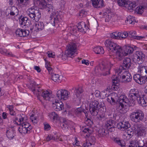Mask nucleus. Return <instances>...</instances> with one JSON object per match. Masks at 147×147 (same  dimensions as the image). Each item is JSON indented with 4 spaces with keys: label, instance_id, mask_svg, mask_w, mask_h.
Returning a JSON list of instances; mask_svg holds the SVG:
<instances>
[{
    "label": "nucleus",
    "instance_id": "nucleus-1",
    "mask_svg": "<svg viewBox=\"0 0 147 147\" xmlns=\"http://www.w3.org/2000/svg\"><path fill=\"white\" fill-rule=\"evenodd\" d=\"M24 115L21 114L15 118V122L19 125L18 131L21 134L29 133L32 129V126L29 123H24V121L26 119Z\"/></svg>",
    "mask_w": 147,
    "mask_h": 147
},
{
    "label": "nucleus",
    "instance_id": "nucleus-2",
    "mask_svg": "<svg viewBox=\"0 0 147 147\" xmlns=\"http://www.w3.org/2000/svg\"><path fill=\"white\" fill-rule=\"evenodd\" d=\"M48 8L47 10L48 12L51 11L50 15L51 23L53 26L56 25H59V23L61 22L63 17V13L61 11L53 10L51 5L48 4L46 6Z\"/></svg>",
    "mask_w": 147,
    "mask_h": 147
},
{
    "label": "nucleus",
    "instance_id": "nucleus-3",
    "mask_svg": "<svg viewBox=\"0 0 147 147\" xmlns=\"http://www.w3.org/2000/svg\"><path fill=\"white\" fill-rule=\"evenodd\" d=\"M27 13L30 18L36 22L38 21L41 17L40 11L35 9L33 7L29 8Z\"/></svg>",
    "mask_w": 147,
    "mask_h": 147
},
{
    "label": "nucleus",
    "instance_id": "nucleus-4",
    "mask_svg": "<svg viewBox=\"0 0 147 147\" xmlns=\"http://www.w3.org/2000/svg\"><path fill=\"white\" fill-rule=\"evenodd\" d=\"M140 96V93L137 89L134 88L130 90L129 94V97L132 101H131L132 103H130L129 106H133L135 104V100L139 99Z\"/></svg>",
    "mask_w": 147,
    "mask_h": 147
},
{
    "label": "nucleus",
    "instance_id": "nucleus-5",
    "mask_svg": "<svg viewBox=\"0 0 147 147\" xmlns=\"http://www.w3.org/2000/svg\"><path fill=\"white\" fill-rule=\"evenodd\" d=\"M131 59L129 58H126L123 61L122 65L120 66L118 69L115 70L116 74L119 75V76L120 74L123 71L126 69H128L131 66Z\"/></svg>",
    "mask_w": 147,
    "mask_h": 147
},
{
    "label": "nucleus",
    "instance_id": "nucleus-6",
    "mask_svg": "<svg viewBox=\"0 0 147 147\" xmlns=\"http://www.w3.org/2000/svg\"><path fill=\"white\" fill-rule=\"evenodd\" d=\"M32 91L34 94L41 96L46 100H49L50 98V94L49 92L47 90H45L38 88H35L32 89Z\"/></svg>",
    "mask_w": 147,
    "mask_h": 147
},
{
    "label": "nucleus",
    "instance_id": "nucleus-7",
    "mask_svg": "<svg viewBox=\"0 0 147 147\" xmlns=\"http://www.w3.org/2000/svg\"><path fill=\"white\" fill-rule=\"evenodd\" d=\"M99 105L98 102L96 100H94L91 102L89 107V110L92 115H97L98 109L102 107V105Z\"/></svg>",
    "mask_w": 147,
    "mask_h": 147
},
{
    "label": "nucleus",
    "instance_id": "nucleus-8",
    "mask_svg": "<svg viewBox=\"0 0 147 147\" xmlns=\"http://www.w3.org/2000/svg\"><path fill=\"white\" fill-rule=\"evenodd\" d=\"M105 44L107 49L113 53L119 50V49L121 47L117 44L109 40H106L105 42Z\"/></svg>",
    "mask_w": 147,
    "mask_h": 147
},
{
    "label": "nucleus",
    "instance_id": "nucleus-9",
    "mask_svg": "<svg viewBox=\"0 0 147 147\" xmlns=\"http://www.w3.org/2000/svg\"><path fill=\"white\" fill-rule=\"evenodd\" d=\"M113 65L110 62L106 63H102L99 65V68L103 72V75L106 76L110 74V70Z\"/></svg>",
    "mask_w": 147,
    "mask_h": 147
},
{
    "label": "nucleus",
    "instance_id": "nucleus-10",
    "mask_svg": "<svg viewBox=\"0 0 147 147\" xmlns=\"http://www.w3.org/2000/svg\"><path fill=\"white\" fill-rule=\"evenodd\" d=\"M146 129L140 124L135 125L134 126V130L136 134L139 137H144L146 134Z\"/></svg>",
    "mask_w": 147,
    "mask_h": 147
},
{
    "label": "nucleus",
    "instance_id": "nucleus-11",
    "mask_svg": "<svg viewBox=\"0 0 147 147\" xmlns=\"http://www.w3.org/2000/svg\"><path fill=\"white\" fill-rule=\"evenodd\" d=\"M69 94V92L67 90L61 89L57 92V96L60 100H65L68 98Z\"/></svg>",
    "mask_w": 147,
    "mask_h": 147
},
{
    "label": "nucleus",
    "instance_id": "nucleus-12",
    "mask_svg": "<svg viewBox=\"0 0 147 147\" xmlns=\"http://www.w3.org/2000/svg\"><path fill=\"white\" fill-rule=\"evenodd\" d=\"M68 48L66 51V53H69V54L74 57L75 54H77L76 53L77 50V46L74 42L71 43L68 45Z\"/></svg>",
    "mask_w": 147,
    "mask_h": 147
},
{
    "label": "nucleus",
    "instance_id": "nucleus-13",
    "mask_svg": "<svg viewBox=\"0 0 147 147\" xmlns=\"http://www.w3.org/2000/svg\"><path fill=\"white\" fill-rule=\"evenodd\" d=\"M144 76H142L141 75L139 74H136L133 76V79L137 83L142 85L145 84L147 79Z\"/></svg>",
    "mask_w": 147,
    "mask_h": 147
},
{
    "label": "nucleus",
    "instance_id": "nucleus-14",
    "mask_svg": "<svg viewBox=\"0 0 147 147\" xmlns=\"http://www.w3.org/2000/svg\"><path fill=\"white\" fill-rule=\"evenodd\" d=\"M114 53H115L116 58L119 61L122 60L125 56L127 55V53L122 50L121 47L119 49V50L116 51Z\"/></svg>",
    "mask_w": 147,
    "mask_h": 147
},
{
    "label": "nucleus",
    "instance_id": "nucleus-15",
    "mask_svg": "<svg viewBox=\"0 0 147 147\" xmlns=\"http://www.w3.org/2000/svg\"><path fill=\"white\" fill-rule=\"evenodd\" d=\"M117 127L118 129H120L121 130L124 131L130 127V125L128 121H123L118 123L117 124Z\"/></svg>",
    "mask_w": 147,
    "mask_h": 147
},
{
    "label": "nucleus",
    "instance_id": "nucleus-16",
    "mask_svg": "<svg viewBox=\"0 0 147 147\" xmlns=\"http://www.w3.org/2000/svg\"><path fill=\"white\" fill-rule=\"evenodd\" d=\"M45 24L42 22H38L36 23L32 28H30V29L32 30H34V31L37 32L43 30L45 28Z\"/></svg>",
    "mask_w": 147,
    "mask_h": 147
},
{
    "label": "nucleus",
    "instance_id": "nucleus-17",
    "mask_svg": "<svg viewBox=\"0 0 147 147\" xmlns=\"http://www.w3.org/2000/svg\"><path fill=\"white\" fill-rule=\"evenodd\" d=\"M115 121L111 119L109 120L106 121L105 123V127L110 132L115 130Z\"/></svg>",
    "mask_w": 147,
    "mask_h": 147
},
{
    "label": "nucleus",
    "instance_id": "nucleus-18",
    "mask_svg": "<svg viewBox=\"0 0 147 147\" xmlns=\"http://www.w3.org/2000/svg\"><path fill=\"white\" fill-rule=\"evenodd\" d=\"M18 14V10L16 7L14 6L10 7L6 10L5 14L6 15H8L9 14L10 16H17Z\"/></svg>",
    "mask_w": 147,
    "mask_h": 147
},
{
    "label": "nucleus",
    "instance_id": "nucleus-19",
    "mask_svg": "<svg viewBox=\"0 0 147 147\" xmlns=\"http://www.w3.org/2000/svg\"><path fill=\"white\" fill-rule=\"evenodd\" d=\"M123 74L122 76V82H128L131 81L132 79V76L131 74L128 71H123Z\"/></svg>",
    "mask_w": 147,
    "mask_h": 147
},
{
    "label": "nucleus",
    "instance_id": "nucleus-20",
    "mask_svg": "<svg viewBox=\"0 0 147 147\" xmlns=\"http://www.w3.org/2000/svg\"><path fill=\"white\" fill-rule=\"evenodd\" d=\"M20 24L24 28L26 26L28 27L31 24L30 21L28 19V18L27 17H21L20 19Z\"/></svg>",
    "mask_w": 147,
    "mask_h": 147
},
{
    "label": "nucleus",
    "instance_id": "nucleus-21",
    "mask_svg": "<svg viewBox=\"0 0 147 147\" xmlns=\"http://www.w3.org/2000/svg\"><path fill=\"white\" fill-rule=\"evenodd\" d=\"M77 27L80 31L83 33L86 32L88 28L86 24L83 22H79Z\"/></svg>",
    "mask_w": 147,
    "mask_h": 147
},
{
    "label": "nucleus",
    "instance_id": "nucleus-22",
    "mask_svg": "<svg viewBox=\"0 0 147 147\" xmlns=\"http://www.w3.org/2000/svg\"><path fill=\"white\" fill-rule=\"evenodd\" d=\"M92 6L96 8H100L104 5L103 0H91Z\"/></svg>",
    "mask_w": 147,
    "mask_h": 147
},
{
    "label": "nucleus",
    "instance_id": "nucleus-23",
    "mask_svg": "<svg viewBox=\"0 0 147 147\" xmlns=\"http://www.w3.org/2000/svg\"><path fill=\"white\" fill-rule=\"evenodd\" d=\"M62 102L60 101H59L58 100H56L55 103H53L54 108L57 111H59L61 110L63 108V105Z\"/></svg>",
    "mask_w": 147,
    "mask_h": 147
},
{
    "label": "nucleus",
    "instance_id": "nucleus-24",
    "mask_svg": "<svg viewBox=\"0 0 147 147\" xmlns=\"http://www.w3.org/2000/svg\"><path fill=\"white\" fill-rule=\"evenodd\" d=\"M15 130L13 128L8 129L6 131L7 137L10 140L12 139L15 136Z\"/></svg>",
    "mask_w": 147,
    "mask_h": 147
},
{
    "label": "nucleus",
    "instance_id": "nucleus-25",
    "mask_svg": "<svg viewBox=\"0 0 147 147\" xmlns=\"http://www.w3.org/2000/svg\"><path fill=\"white\" fill-rule=\"evenodd\" d=\"M146 67L139 66L138 68V72H140V74L142 76H144L145 78L147 77V68Z\"/></svg>",
    "mask_w": 147,
    "mask_h": 147
},
{
    "label": "nucleus",
    "instance_id": "nucleus-26",
    "mask_svg": "<svg viewBox=\"0 0 147 147\" xmlns=\"http://www.w3.org/2000/svg\"><path fill=\"white\" fill-rule=\"evenodd\" d=\"M137 5V2H136L135 1L132 2H127L125 7L130 11H131Z\"/></svg>",
    "mask_w": 147,
    "mask_h": 147
},
{
    "label": "nucleus",
    "instance_id": "nucleus-27",
    "mask_svg": "<svg viewBox=\"0 0 147 147\" xmlns=\"http://www.w3.org/2000/svg\"><path fill=\"white\" fill-rule=\"evenodd\" d=\"M128 36H131L134 39L138 40H141L142 38H144V37L142 36H136V32L135 31H131L127 33Z\"/></svg>",
    "mask_w": 147,
    "mask_h": 147
},
{
    "label": "nucleus",
    "instance_id": "nucleus-28",
    "mask_svg": "<svg viewBox=\"0 0 147 147\" xmlns=\"http://www.w3.org/2000/svg\"><path fill=\"white\" fill-rule=\"evenodd\" d=\"M118 102H119L126 103L129 104L131 103L129 101V99L125 95H121L119 97Z\"/></svg>",
    "mask_w": 147,
    "mask_h": 147
},
{
    "label": "nucleus",
    "instance_id": "nucleus-29",
    "mask_svg": "<svg viewBox=\"0 0 147 147\" xmlns=\"http://www.w3.org/2000/svg\"><path fill=\"white\" fill-rule=\"evenodd\" d=\"M99 136L100 137H108L109 136V132L107 130L103 128L100 129L98 131Z\"/></svg>",
    "mask_w": 147,
    "mask_h": 147
},
{
    "label": "nucleus",
    "instance_id": "nucleus-30",
    "mask_svg": "<svg viewBox=\"0 0 147 147\" xmlns=\"http://www.w3.org/2000/svg\"><path fill=\"white\" fill-rule=\"evenodd\" d=\"M137 114L138 123L142 121L144 117V114L143 112L140 110H137Z\"/></svg>",
    "mask_w": 147,
    "mask_h": 147
},
{
    "label": "nucleus",
    "instance_id": "nucleus-31",
    "mask_svg": "<svg viewBox=\"0 0 147 147\" xmlns=\"http://www.w3.org/2000/svg\"><path fill=\"white\" fill-rule=\"evenodd\" d=\"M35 4H36L43 8H45L47 5L45 0H34Z\"/></svg>",
    "mask_w": 147,
    "mask_h": 147
},
{
    "label": "nucleus",
    "instance_id": "nucleus-32",
    "mask_svg": "<svg viewBox=\"0 0 147 147\" xmlns=\"http://www.w3.org/2000/svg\"><path fill=\"white\" fill-rule=\"evenodd\" d=\"M83 92V90L81 88L79 87L78 88H75L74 90V93L76 95L77 98L78 100H80L81 97L82 93Z\"/></svg>",
    "mask_w": 147,
    "mask_h": 147
},
{
    "label": "nucleus",
    "instance_id": "nucleus-33",
    "mask_svg": "<svg viewBox=\"0 0 147 147\" xmlns=\"http://www.w3.org/2000/svg\"><path fill=\"white\" fill-rule=\"evenodd\" d=\"M137 100L140 105L142 107L147 106V100L146 99H145L143 97L141 96Z\"/></svg>",
    "mask_w": 147,
    "mask_h": 147
},
{
    "label": "nucleus",
    "instance_id": "nucleus-34",
    "mask_svg": "<svg viewBox=\"0 0 147 147\" xmlns=\"http://www.w3.org/2000/svg\"><path fill=\"white\" fill-rule=\"evenodd\" d=\"M137 110L132 112L130 114L129 117L131 120L133 121L138 123L137 116Z\"/></svg>",
    "mask_w": 147,
    "mask_h": 147
},
{
    "label": "nucleus",
    "instance_id": "nucleus-35",
    "mask_svg": "<svg viewBox=\"0 0 147 147\" xmlns=\"http://www.w3.org/2000/svg\"><path fill=\"white\" fill-rule=\"evenodd\" d=\"M136 57L138 61H142L145 57V55L141 51H137L136 52Z\"/></svg>",
    "mask_w": 147,
    "mask_h": 147
},
{
    "label": "nucleus",
    "instance_id": "nucleus-36",
    "mask_svg": "<svg viewBox=\"0 0 147 147\" xmlns=\"http://www.w3.org/2000/svg\"><path fill=\"white\" fill-rule=\"evenodd\" d=\"M30 119L34 125L36 124L38 121V118L36 114L32 112L30 113Z\"/></svg>",
    "mask_w": 147,
    "mask_h": 147
},
{
    "label": "nucleus",
    "instance_id": "nucleus-37",
    "mask_svg": "<svg viewBox=\"0 0 147 147\" xmlns=\"http://www.w3.org/2000/svg\"><path fill=\"white\" fill-rule=\"evenodd\" d=\"M113 84L112 86V88L114 90H116L118 87L117 84H118L119 82V78L117 77H115V78L112 79Z\"/></svg>",
    "mask_w": 147,
    "mask_h": 147
},
{
    "label": "nucleus",
    "instance_id": "nucleus-38",
    "mask_svg": "<svg viewBox=\"0 0 147 147\" xmlns=\"http://www.w3.org/2000/svg\"><path fill=\"white\" fill-rule=\"evenodd\" d=\"M94 51L97 54H103L104 53L103 48L100 46L95 47L94 49Z\"/></svg>",
    "mask_w": 147,
    "mask_h": 147
},
{
    "label": "nucleus",
    "instance_id": "nucleus-39",
    "mask_svg": "<svg viewBox=\"0 0 147 147\" xmlns=\"http://www.w3.org/2000/svg\"><path fill=\"white\" fill-rule=\"evenodd\" d=\"M127 23H129V24H134L136 22L134 18V17L132 16H129L127 17V20L126 21Z\"/></svg>",
    "mask_w": 147,
    "mask_h": 147
},
{
    "label": "nucleus",
    "instance_id": "nucleus-40",
    "mask_svg": "<svg viewBox=\"0 0 147 147\" xmlns=\"http://www.w3.org/2000/svg\"><path fill=\"white\" fill-rule=\"evenodd\" d=\"M118 39H124L128 36L127 32H125L118 33Z\"/></svg>",
    "mask_w": 147,
    "mask_h": 147
},
{
    "label": "nucleus",
    "instance_id": "nucleus-41",
    "mask_svg": "<svg viewBox=\"0 0 147 147\" xmlns=\"http://www.w3.org/2000/svg\"><path fill=\"white\" fill-rule=\"evenodd\" d=\"M68 57H71V58H73V57L71 56L69 53H67L66 51L65 52V53L62 54V55H60L59 56V57L61 58L63 60H67Z\"/></svg>",
    "mask_w": 147,
    "mask_h": 147
},
{
    "label": "nucleus",
    "instance_id": "nucleus-42",
    "mask_svg": "<svg viewBox=\"0 0 147 147\" xmlns=\"http://www.w3.org/2000/svg\"><path fill=\"white\" fill-rule=\"evenodd\" d=\"M50 118L53 121L57 120L58 117V114L55 112L51 113L49 115Z\"/></svg>",
    "mask_w": 147,
    "mask_h": 147
},
{
    "label": "nucleus",
    "instance_id": "nucleus-43",
    "mask_svg": "<svg viewBox=\"0 0 147 147\" xmlns=\"http://www.w3.org/2000/svg\"><path fill=\"white\" fill-rule=\"evenodd\" d=\"M51 74V78L55 82H58L60 80L59 76L58 74L54 73H53Z\"/></svg>",
    "mask_w": 147,
    "mask_h": 147
},
{
    "label": "nucleus",
    "instance_id": "nucleus-44",
    "mask_svg": "<svg viewBox=\"0 0 147 147\" xmlns=\"http://www.w3.org/2000/svg\"><path fill=\"white\" fill-rule=\"evenodd\" d=\"M134 50L133 47H131L129 46H127L125 48V50L124 52H125L127 53V55L128 54L132 53Z\"/></svg>",
    "mask_w": 147,
    "mask_h": 147
},
{
    "label": "nucleus",
    "instance_id": "nucleus-45",
    "mask_svg": "<svg viewBox=\"0 0 147 147\" xmlns=\"http://www.w3.org/2000/svg\"><path fill=\"white\" fill-rule=\"evenodd\" d=\"M128 147H143L142 146H139L138 143L136 141H132L130 143V145Z\"/></svg>",
    "mask_w": 147,
    "mask_h": 147
},
{
    "label": "nucleus",
    "instance_id": "nucleus-46",
    "mask_svg": "<svg viewBox=\"0 0 147 147\" xmlns=\"http://www.w3.org/2000/svg\"><path fill=\"white\" fill-rule=\"evenodd\" d=\"M113 99V102L114 101V104L117 102H118L119 97L118 96V95L117 93H111Z\"/></svg>",
    "mask_w": 147,
    "mask_h": 147
},
{
    "label": "nucleus",
    "instance_id": "nucleus-47",
    "mask_svg": "<svg viewBox=\"0 0 147 147\" xmlns=\"http://www.w3.org/2000/svg\"><path fill=\"white\" fill-rule=\"evenodd\" d=\"M144 7L142 6H138L135 9V12L138 14H142L143 12Z\"/></svg>",
    "mask_w": 147,
    "mask_h": 147
},
{
    "label": "nucleus",
    "instance_id": "nucleus-48",
    "mask_svg": "<svg viewBox=\"0 0 147 147\" xmlns=\"http://www.w3.org/2000/svg\"><path fill=\"white\" fill-rule=\"evenodd\" d=\"M97 118L100 121H103L106 119L105 114L104 112L101 114H99L97 116Z\"/></svg>",
    "mask_w": 147,
    "mask_h": 147
},
{
    "label": "nucleus",
    "instance_id": "nucleus-49",
    "mask_svg": "<svg viewBox=\"0 0 147 147\" xmlns=\"http://www.w3.org/2000/svg\"><path fill=\"white\" fill-rule=\"evenodd\" d=\"M82 109L81 107L77 108L75 111V114L78 116H80L82 114Z\"/></svg>",
    "mask_w": 147,
    "mask_h": 147
},
{
    "label": "nucleus",
    "instance_id": "nucleus-50",
    "mask_svg": "<svg viewBox=\"0 0 147 147\" xmlns=\"http://www.w3.org/2000/svg\"><path fill=\"white\" fill-rule=\"evenodd\" d=\"M117 2L119 6L125 7L127 2L126 0H118Z\"/></svg>",
    "mask_w": 147,
    "mask_h": 147
},
{
    "label": "nucleus",
    "instance_id": "nucleus-51",
    "mask_svg": "<svg viewBox=\"0 0 147 147\" xmlns=\"http://www.w3.org/2000/svg\"><path fill=\"white\" fill-rule=\"evenodd\" d=\"M117 104L119 106V107L118 108V109L119 110L123 111L122 113H124L123 111V110L124 109V105H125V106H126V104H126L122 103H120L119 102H118V103Z\"/></svg>",
    "mask_w": 147,
    "mask_h": 147
},
{
    "label": "nucleus",
    "instance_id": "nucleus-52",
    "mask_svg": "<svg viewBox=\"0 0 147 147\" xmlns=\"http://www.w3.org/2000/svg\"><path fill=\"white\" fill-rule=\"evenodd\" d=\"M110 36L114 39H118V33L114 32L111 34Z\"/></svg>",
    "mask_w": 147,
    "mask_h": 147
},
{
    "label": "nucleus",
    "instance_id": "nucleus-53",
    "mask_svg": "<svg viewBox=\"0 0 147 147\" xmlns=\"http://www.w3.org/2000/svg\"><path fill=\"white\" fill-rule=\"evenodd\" d=\"M83 132L89 134H86V136L90 135V134L92 133V131L91 130V128L90 127L85 128L82 131Z\"/></svg>",
    "mask_w": 147,
    "mask_h": 147
},
{
    "label": "nucleus",
    "instance_id": "nucleus-54",
    "mask_svg": "<svg viewBox=\"0 0 147 147\" xmlns=\"http://www.w3.org/2000/svg\"><path fill=\"white\" fill-rule=\"evenodd\" d=\"M50 63L49 64L47 63H46L45 67L48 70L49 74H52L53 72V69L52 68L50 67Z\"/></svg>",
    "mask_w": 147,
    "mask_h": 147
},
{
    "label": "nucleus",
    "instance_id": "nucleus-55",
    "mask_svg": "<svg viewBox=\"0 0 147 147\" xmlns=\"http://www.w3.org/2000/svg\"><path fill=\"white\" fill-rule=\"evenodd\" d=\"M22 37L27 36L29 35L30 32L28 30L26 29H22Z\"/></svg>",
    "mask_w": 147,
    "mask_h": 147
},
{
    "label": "nucleus",
    "instance_id": "nucleus-56",
    "mask_svg": "<svg viewBox=\"0 0 147 147\" xmlns=\"http://www.w3.org/2000/svg\"><path fill=\"white\" fill-rule=\"evenodd\" d=\"M111 96H112L111 94L108 95L107 96V100L108 102L110 103L111 104L113 105L114 104V101L113 102V98L111 97Z\"/></svg>",
    "mask_w": 147,
    "mask_h": 147
},
{
    "label": "nucleus",
    "instance_id": "nucleus-57",
    "mask_svg": "<svg viewBox=\"0 0 147 147\" xmlns=\"http://www.w3.org/2000/svg\"><path fill=\"white\" fill-rule=\"evenodd\" d=\"M60 125L61 127L63 128H68L69 127V125L68 124L67 121H65L61 123Z\"/></svg>",
    "mask_w": 147,
    "mask_h": 147
},
{
    "label": "nucleus",
    "instance_id": "nucleus-58",
    "mask_svg": "<svg viewBox=\"0 0 147 147\" xmlns=\"http://www.w3.org/2000/svg\"><path fill=\"white\" fill-rule=\"evenodd\" d=\"M123 136H124V138L126 137V140H128L132 137V134H129V132L127 131V132L125 133L123 135Z\"/></svg>",
    "mask_w": 147,
    "mask_h": 147
},
{
    "label": "nucleus",
    "instance_id": "nucleus-59",
    "mask_svg": "<svg viewBox=\"0 0 147 147\" xmlns=\"http://www.w3.org/2000/svg\"><path fill=\"white\" fill-rule=\"evenodd\" d=\"M114 141L121 147H123L124 146V145L122 144L121 140H120L119 138H115L114 139Z\"/></svg>",
    "mask_w": 147,
    "mask_h": 147
},
{
    "label": "nucleus",
    "instance_id": "nucleus-60",
    "mask_svg": "<svg viewBox=\"0 0 147 147\" xmlns=\"http://www.w3.org/2000/svg\"><path fill=\"white\" fill-rule=\"evenodd\" d=\"M22 29H18L15 32L17 35H18L19 36L22 37Z\"/></svg>",
    "mask_w": 147,
    "mask_h": 147
},
{
    "label": "nucleus",
    "instance_id": "nucleus-61",
    "mask_svg": "<svg viewBox=\"0 0 147 147\" xmlns=\"http://www.w3.org/2000/svg\"><path fill=\"white\" fill-rule=\"evenodd\" d=\"M5 55L9 57H15V55L13 54L12 52L7 51V52L6 54Z\"/></svg>",
    "mask_w": 147,
    "mask_h": 147
},
{
    "label": "nucleus",
    "instance_id": "nucleus-62",
    "mask_svg": "<svg viewBox=\"0 0 147 147\" xmlns=\"http://www.w3.org/2000/svg\"><path fill=\"white\" fill-rule=\"evenodd\" d=\"M86 13L85 10H82L80 12L79 16L81 17H84L85 16Z\"/></svg>",
    "mask_w": 147,
    "mask_h": 147
},
{
    "label": "nucleus",
    "instance_id": "nucleus-63",
    "mask_svg": "<svg viewBox=\"0 0 147 147\" xmlns=\"http://www.w3.org/2000/svg\"><path fill=\"white\" fill-rule=\"evenodd\" d=\"M0 52L1 54L5 55L6 54L7 52V50L6 49L1 48L0 49Z\"/></svg>",
    "mask_w": 147,
    "mask_h": 147
},
{
    "label": "nucleus",
    "instance_id": "nucleus-64",
    "mask_svg": "<svg viewBox=\"0 0 147 147\" xmlns=\"http://www.w3.org/2000/svg\"><path fill=\"white\" fill-rule=\"evenodd\" d=\"M50 128L51 126L48 124H44V129L45 130L48 131Z\"/></svg>",
    "mask_w": 147,
    "mask_h": 147
}]
</instances>
